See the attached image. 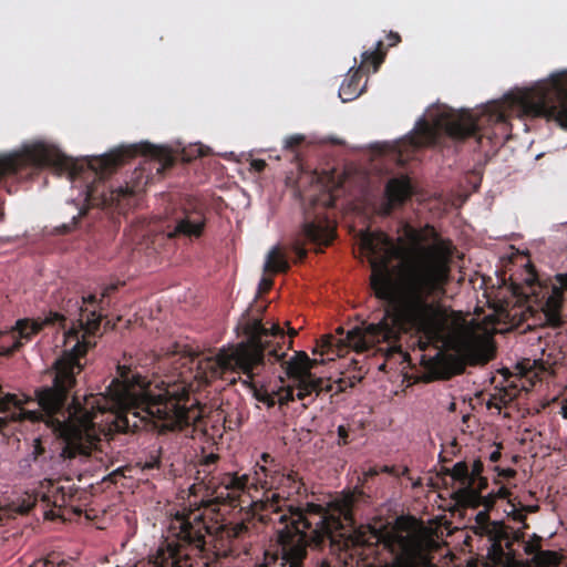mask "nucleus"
<instances>
[{
	"mask_svg": "<svg viewBox=\"0 0 567 567\" xmlns=\"http://www.w3.org/2000/svg\"><path fill=\"white\" fill-rule=\"evenodd\" d=\"M361 248L371 266L370 286L384 302V316L377 323L348 330L340 343L362 352L410 327L430 339H445L464 361L485 362L492 357L491 336L485 329L474 320H451L430 300L450 280L452 249L447 243H427L424 231L405 225L398 243L379 231L364 234Z\"/></svg>",
	"mask_w": 567,
	"mask_h": 567,
	"instance_id": "f257e3e1",
	"label": "nucleus"
},
{
	"mask_svg": "<svg viewBox=\"0 0 567 567\" xmlns=\"http://www.w3.org/2000/svg\"><path fill=\"white\" fill-rule=\"evenodd\" d=\"M118 372L105 392L86 398L85 406L75 410L69 424H55L66 437L63 460H102L101 432L107 436L140 429L146 422L161 430H174L200 420L203 410L194 403L188 405L185 381L152 383L125 368H118Z\"/></svg>",
	"mask_w": 567,
	"mask_h": 567,
	"instance_id": "f03ea898",
	"label": "nucleus"
},
{
	"mask_svg": "<svg viewBox=\"0 0 567 567\" xmlns=\"http://www.w3.org/2000/svg\"><path fill=\"white\" fill-rule=\"evenodd\" d=\"M353 494H344L330 503V511L323 512L320 505L308 504L305 512L289 507L288 513H281L280 498L272 493L262 501L266 511L275 513L271 520L284 524L278 529V542L286 560L296 564L306 553L308 539L320 544L324 537L338 542V537L347 538L354 545L367 542L361 529H353L351 506Z\"/></svg>",
	"mask_w": 567,
	"mask_h": 567,
	"instance_id": "7ed1b4c3",
	"label": "nucleus"
},
{
	"mask_svg": "<svg viewBox=\"0 0 567 567\" xmlns=\"http://www.w3.org/2000/svg\"><path fill=\"white\" fill-rule=\"evenodd\" d=\"M100 326V316L95 311L83 310L81 308L80 318L72 320L70 327L64 328L63 332V352L59 359L54 362V379L53 385L35 391L38 404L45 412V424L52 429L60 437L63 439L64 446H66V437L61 433L60 429L55 426L56 423L69 424L70 420L73 419L75 410H81L85 406L73 404L69 408L65 416L54 417L52 414L58 412L64 400L69 389L75 383V375L80 373L83 368L81 358L86 352V349L93 344L91 336H93ZM90 395H87L89 398ZM86 396L84 398V401Z\"/></svg>",
	"mask_w": 567,
	"mask_h": 567,
	"instance_id": "20e7f679",
	"label": "nucleus"
},
{
	"mask_svg": "<svg viewBox=\"0 0 567 567\" xmlns=\"http://www.w3.org/2000/svg\"><path fill=\"white\" fill-rule=\"evenodd\" d=\"M246 340L223 347L215 357H197L192 359L196 365V378L205 382L219 377L225 371H235L247 377L249 382L258 374L264 364V352L269 344V337L282 336L277 323L265 327L259 319L246 320L240 323ZM252 396L267 408L275 405V392H269L250 383Z\"/></svg>",
	"mask_w": 567,
	"mask_h": 567,
	"instance_id": "39448f33",
	"label": "nucleus"
},
{
	"mask_svg": "<svg viewBox=\"0 0 567 567\" xmlns=\"http://www.w3.org/2000/svg\"><path fill=\"white\" fill-rule=\"evenodd\" d=\"M488 112L495 122H504L508 115L539 116L567 128V73H553L533 87L506 94L501 103L488 106Z\"/></svg>",
	"mask_w": 567,
	"mask_h": 567,
	"instance_id": "423d86ee",
	"label": "nucleus"
},
{
	"mask_svg": "<svg viewBox=\"0 0 567 567\" xmlns=\"http://www.w3.org/2000/svg\"><path fill=\"white\" fill-rule=\"evenodd\" d=\"M383 543L395 555L384 567H432L430 550L434 540L414 519H396Z\"/></svg>",
	"mask_w": 567,
	"mask_h": 567,
	"instance_id": "0eeeda50",
	"label": "nucleus"
},
{
	"mask_svg": "<svg viewBox=\"0 0 567 567\" xmlns=\"http://www.w3.org/2000/svg\"><path fill=\"white\" fill-rule=\"evenodd\" d=\"M478 126L474 115L467 111L452 110L442 104L432 105L415 123L413 134L403 144L409 142L421 146L433 143L439 131H444L452 137H465Z\"/></svg>",
	"mask_w": 567,
	"mask_h": 567,
	"instance_id": "6e6552de",
	"label": "nucleus"
},
{
	"mask_svg": "<svg viewBox=\"0 0 567 567\" xmlns=\"http://www.w3.org/2000/svg\"><path fill=\"white\" fill-rule=\"evenodd\" d=\"M27 164L35 166L51 165L56 171L68 168L70 165L69 161L54 146L43 141H33L24 143L20 151L0 155V177L16 172Z\"/></svg>",
	"mask_w": 567,
	"mask_h": 567,
	"instance_id": "1a4fd4ad",
	"label": "nucleus"
},
{
	"mask_svg": "<svg viewBox=\"0 0 567 567\" xmlns=\"http://www.w3.org/2000/svg\"><path fill=\"white\" fill-rule=\"evenodd\" d=\"M65 320L58 312H51L44 319H19L9 332L0 337V354H9L24 341H29L45 324L62 323Z\"/></svg>",
	"mask_w": 567,
	"mask_h": 567,
	"instance_id": "9d476101",
	"label": "nucleus"
},
{
	"mask_svg": "<svg viewBox=\"0 0 567 567\" xmlns=\"http://www.w3.org/2000/svg\"><path fill=\"white\" fill-rule=\"evenodd\" d=\"M210 533L212 527L203 522L197 512L187 515L177 513L168 524V537L193 544L198 548L204 546V538Z\"/></svg>",
	"mask_w": 567,
	"mask_h": 567,
	"instance_id": "9b49d317",
	"label": "nucleus"
},
{
	"mask_svg": "<svg viewBox=\"0 0 567 567\" xmlns=\"http://www.w3.org/2000/svg\"><path fill=\"white\" fill-rule=\"evenodd\" d=\"M447 474L453 481L452 497L457 505L477 507L482 503V495L471 477L470 466L465 462L455 463Z\"/></svg>",
	"mask_w": 567,
	"mask_h": 567,
	"instance_id": "f8f14e48",
	"label": "nucleus"
},
{
	"mask_svg": "<svg viewBox=\"0 0 567 567\" xmlns=\"http://www.w3.org/2000/svg\"><path fill=\"white\" fill-rule=\"evenodd\" d=\"M412 190V185L406 176L389 179L385 186V198L379 208V214H390L393 208L402 205L411 196Z\"/></svg>",
	"mask_w": 567,
	"mask_h": 567,
	"instance_id": "ddd939ff",
	"label": "nucleus"
},
{
	"mask_svg": "<svg viewBox=\"0 0 567 567\" xmlns=\"http://www.w3.org/2000/svg\"><path fill=\"white\" fill-rule=\"evenodd\" d=\"M248 476L243 474L227 473L220 477L218 485L215 487L216 499H235L238 498L247 488Z\"/></svg>",
	"mask_w": 567,
	"mask_h": 567,
	"instance_id": "4468645a",
	"label": "nucleus"
},
{
	"mask_svg": "<svg viewBox=\"0 0 567 567\" xmlns=\"http://www.w3.org/2000/svg\"><path fill=\"white\" fill-rule=\"evenodd\" d=\"M318 362H323V360H311L306 352H297L287 362V373L290 378L295 379L296 382H306V380H313L315 378L311 374V369Z\"/></svg>",
	"mask_w": 567,
	"mask_h": 567,
	"instance_id": "2eb2a0df",
	"label": "nucleus"
},
{
	"mask_svg": "<svg viewBox=\"0 0 567 567\" xmlns=\"http://www.w3.org/2000/svg\"><path fill=\"white\" fill-rule=\"evenodd\" d=\"M563 305V292L559 288H554L547 297L543 307V312L546 322L553 327H558L561 323L560 308Z\"/></svg>",
	"mask_w": 567,
	"mask_h": 567,
	"instance_id": "dca6fc26",
	"label": "nucleus"
},
{
	"mask_svg": "<svg viewBox=\"0 0 567 567\" xmlns=\"http://www.w3.org/2000/svg\"><path fill=\"white\" fill-rule=\"evenodd\" d=\"M303 234L315 244L328 245L333 237V228L328 224L310 221L305 224Z\"/></svg>",
	"mask_w": 567,
	"mask_h": 567,
	"instance_id": "f3484780",
	"label": "nucleus"
},
{
	"mask_svg": "<svg viewBox=\"0 0 567 567\" xmlns=\"http://www.w3.org/2000/svg\"><path fill=\"white\" fill-rule=\"evenodd\" d=\"M204 228V220L199 216H186L176 223L173 233L168 236L185 235V236H199Z\"/></svg>",
	"mask_w": 567,
	"mask_h": 567,
	"instance_id": "a211bd4d",
	"label": "nucleus"
},
{
	"mask_svg": "<svg viewBox=\"0 0 567 567\" xmlns=\"http://www.w3.org/2000/svg\"><path fill=\"white\" fill-rule=\"evenodd\" d=\"M18 421V395L7 394L0 399V429L7 421Z\"/></svg>",
	"mask_w": 567,
	"mask_h": 567,
	"instance_id": "6ab92c4d",
	"label": "nucleus"
},
{
	"mask_svg": "<svg viewBox=\"0 0 567 567\" xmlns=\"http://www.w3.org/2000/svg\"><path fill=\"white\" fill-rule=\"evenodd\" d=\"M487 557L495 566L511 567L514 565V557L509 553H506L499 542H493L488 551Z\"/></svg>",
	"mask_w": 567,
	"mask_h": 567,
	"instance_id": "aec40b11",
	"label": "nucleus"
},
{
	"mask_svg": "<svg viewBox=\"0 0 567 567\" xmlns=\"http://www.w3.org/2000/svg\"><path fill=\"white\" fill-rule=\"evenodd\" d=\"M362 92L355 74L349 75L340 85L338 95L342 102H349L358 97Z\"/></svg>",
	"mask_w": 567,
	"mask_h": 567,
	"instance_id": "412c9836",
	"label": "nucleus"
},
{
	"mask_svg": "<svg viewBox=\"0 0 567 567\" xmlns=\"http://www.w3.org/2000/svg\"><path fill=\"white\" fill-rule=\"evenodd\" d=\"M288 267V262L285 257L281 255L279 246L275 245L268 251L265 262L264 270L265 271H284Z\"/></svg>",
	"mask_w": 567,
	"mask_h": 567,
	"instance_id": "4be33fe9",
	"label": "nucleus"
},
{
	"mask_svg": "<svg viewBox=\"0 0 567 567\" xmlns=\"http://www.w3.org/2000/svg\"><path fill=\"white\" fill-rule=\"evenodd\" d=\"M530 561L536 567H548L558 563V556L551 550H538L532 558Z\"/></svg>",
	"mask_w": 567,
	"mask_h": 567,
	"instance_id": "5701e85b",
	"label": "nucleus"
},
{
	"mask_svg": "<svg viewBox=\"0 0 567 567\" xmlns=\"http://www.w3.org/2000/svg\"><path fill=\"white\" fill-rule=\"evenodd\" d=\"M144 151L148 152L152 156L157 157L163 165H168L173 162L172 151L162 145H142Z\"/></svg>",
	"mask_w": 567,
	"mask_h": 567,
	"instance_id": "b1692460",
	"label": "nucleus"
},
{
	"mask_svg": "<svg viewBox=\"0 0 567 567\" xmlns=\"http://www.w3.org/2000/svg\"><path fill=\"white\" fill-rule=\"evenodd\" d=\"M127 152L128 151L126 150H117L115 152L106 154L97 159V164L102 166L103 169H109L112 165H115L123 161Z\"/></svg>",
	"mask_w": 567,
	"mask_h": 567,
	"instance_id": "393cba45",
	"label": "nucleus"
},
{
	"mask_svg": "<svg viewBox=\"0 0 567 567\" xmlns=\"http://www.w3.org/2000/svg\"><path fill=\"white\" fill-rule=\"evenodd\" d=\"M470 466L471 477L473 478L475 485L477 486L480 493L487 485V481L482 476L483 464L480 461H474Z\"/></svg>",
	"mask_w": 567,
	"mask_h": 567,
	"instance_id": "a878e982",
	"label": "nucleus"
},
{
	"mask_svg": "<svg viewBox=\"0 0 567 567\" xmlns=\"http://www.w3.org/2000/svg\"><path fill=\"white\" fill-rule=\"evenodd\" d=\"M298 392L297 398L299 400H303L307 395L311 394L312 391H316L319 388L320 380H306V382H296Z\"/></svg>",
	"mask_w": 567,
	"mask_h": 567,
	"instance_id": "bb28decb",
	"label": "nucleus"
},
{
	"mask_svg": "<svg viewBox=\"0 0 567 567\" xmlns=\"http://www.w3.org/2000/svg\"><path fill=\"white\" fill-rule=\"evenodd\" d=\"M132 189L128 186H118L116 189L111 190L110 197L105 198V202L116 203V205H122V199L131 196Z\"/></svg>",
	"mask_w": 567,
	"mask_h": 567,
	"instance_id": "cd10ccee",
	"label": "nucleus"
},
{
	"mask_svg": "<svg viewBox=\"0 0 567 567\" xmlns=\"http://www.w3.org/2000/svg\"><path fill=\"white\" fill-rule=\"evenodd\" d=\"M540 538L534 535L530 539L524 542L523 549L529 559L539 550Z\"/></svg>",
	"mask_w": 567,
	"mask_h": 567,
	"instance_id": "c85d7f7f",
	"label": "nucleus"
},
{
	"mask_svg": "<svg viewBox=\"0 0 567 567\" xmlns=\"http://www.w3.org/2000/svg\"><path fill=\"white\" fill-rule=\"evenodd\" d=\"M293 399L292 390L287 389L281 392H275V403L278 402L280 405L288 403Z\"/></svg>",
	"mask_w": 567,
	"mask_h": 567,
	"instance_id": "c756f323",
	"label": "nucleus"
},
{
	"mask_svg": "<svg viewBox=\"0 0 567 567\" xmlns=\"http://www.w3.org/2000/svg\"><path fill=\"white\" fill-rule=\"evenodd\" d=\"M369 59H372L373 60V71L375 72L377 69H378V65L380 63V60H378L377 55L374 52H369V51H365L362 53V61L363 63L368 62Z\"/></svg>",
	"mask_w": 567,
	"mask_h": 567,
	"instance_id": "7c9ffc66",
	"label": "nucleus"
},
{
	"mask_svg": "<svg viewBox=\"0 0 567 567\" xmlns=\"http://www.w3.org/2000/svg\"><path fill=\"white\" fill-rule=\"evenodd\" d=\"M303 140V136L300 134H295L285 140V147H290L292 145L299 144Z\"/></svg>",
	"mask_w": 567,
	"mask_h": 567,
	"instance_id": "2f4dec72",
	"label": "nucleus"
},
{
	"mask_svg": "<svg viewBox=\"0 0 567 567\" xmlns=\"http://www.w3.org/2000/svg\"><path fill=\"white\" fill-rule=\"evenodd\" d=\"M246 529V526L244 524H236L233 529H231V535L233 536H239L244 533V530Z\"/></svg>",
	"mask_w": 567,
	"mask_h": 567,
	"instance_id": "473e14b6",
	"label": "nucleus"
},
{
	"mask_svg": "<svg viewBox=\"0 0 567 567\" xmlns=\"http://www.w3.org/2000/svg\"><path fill=\"white\" fill-rule=\"evenodd\" d=\"M338 435H339V443H346V437H347V430L344 429V426L342 425H339L338 426Z\"/></svg>",
	"mask_w": 567,
	"mask_h": 567,
	"instance_id": "72a5a7b5",
	"label": "nucleus"
},
{
	"mask_svg": "<svg viewBox=\"0 0 567 567\" xmlns=\"http://www.w3.org/2000/svg\"><path fill=\"white\" fill-rule=\"evenodd\" d=\"M271 286V280L268 278L262 277L259 281V289L266 290Z\"/></svg>",
	"mask_w": 567,
	"mask_h": 567,
	"instance_id": "f704fd0d",
	"label": "nucleus"
},
{
	"mask_svg": "<svg viewBox=\"0 0 567 567\" xmlns=\"http://www.w3.org/2000/svg\"><path fill=\"white\" fill-rule=\"evenodd\" d=\"M556 279L561 285V287L567 289V272L566 274H558L556 276Z\"/></svg>",
	"mask_w": 567,
	"mask_h": 567,
	"instance_id": "c9c22d12",
	"label": "nucleus"
},
{
	"mask_svg": "<svg viewBox=\"0 0 567 567\" xmlns=\"http://www.w3.org/2000/svg\"><path fill=\"white\" fill-rule=\"evenodd\" d=\"M498 475L504 477H513L515 475V471L512 468H502L498 471Z\"/></svg>",
	"mask_w": 567,
	"mask_h": 567,
	"instance_id": "e433bc0d",
	"label": "nucleus"
},
{
	"mask_svg": "<svg viewBox=\"0 0 567 567\" xmlns=\"http://www.w3.org/2000/svg\"><path fill=\"white\" fill-rule=\"evenodd\" d=\"M168 556L173 558L177 553V545L174 543H167Z\"/></svg>",
	"mask_w": 567,
	"mask_h": 567,
	"instance_id": "4c0bfd02",
	"label": "nucleus"
},
{
	"mask_svg": "<svg viewBox=\"0 0 567 567\" xmlns=\"http://www.w3.org/2000/svg\"><path fill=\"white\" fill-rule=\"evenodd\" d=\"M389 41L391 45H394L399 42V35L396 33H390Z\"/></svg>",
	"mask_w": 567,
	"mask_h": 567,
	"instance_id": "58836bf2",
	"label": "nucleus"
},
{
	"mask_svg": "<svg viewBox=\"0 0 567 567\" xmlns=\"http://www.w3.org/2000/svg\"><path fill=\"white\" fill-rule=\"evenodd\" d=\"M498 497L501 498H505L508 496V491L505 488V487H501L498 491H497V494H496Z\"/></svg>",
	"mask_w": 567,
	"mask_h": 567,
	"instance_id": "ea45409f",
	"label": "nucleus"
},
{
	"mask_svg": "<svg viewBox=\"0 0 567 567\" xmlns=\"http://www.w3.org/2000/svg\"><path fill=\"white\" fill-rule=\"evenodd\" d=\"M256 169L260 171L265 166V163L262 161H256L252 163Z\"/></svg>",
	"mask_w": 567,
	"mask_h": 567,
	"instance_id": "a19ab883",
	"label": "nucleus"
},
{
	"mask_svg": "<svg viewBox=\"0 0 567 567\" xmlns=\"http://www.w3.org/2000/svg\"><path fill=\"white\" fill-rule=\"evenodd\" d=\"M95 300V296L89 295L87 297H83V303L93 302Z\"/></svg>",
	"mask_w": 567,
	"mask_h": 567,
	"instance_id": "79ce46f5",
	"label": "nucleus"
},
{
	"mask_svg": "<svg viewBox=\"0 0 567 567\" xmlns=\"http://www.w3.org/2000/svg\"><path fill=\"white\" fill-rule=\"evenodd\" d=\"M487 514L485 511H482L480 512L477 515H476V518L477 520H484L486 518Z\"/></svg>",
	"mask_w": 567,
	"mask_h": 567,
	"instance_id": "37998d69",
	"label": "nucleus"
},
{
	"mask_svg": "<svg viewBox=\"0 0 567 567\" xmlns=\"http://www.w3.org/2000/svg\"><path fill=\"white\" fill-rule=\"evenodd\" d=\"M270 354H272V355H274V357H276L277 359H279V358H281V357L284 355V353H282V354H278L276 350H271V351H270Z\"/></svg>",
	"mask_w": 567,
	"mask_h": 567,
	"instance_id": "c03bdc74",
	"label": "nucleus"
},
{
	"mask_svg": "<svg viewBox=\"0 0 567 567\" xmlns=\"http://www.w3.org/2000/svg\"><path fill=\"white\" fill-rule=\"evenodd\" d=\"M215 461V455L210 454L209 456H207L206 458V462H214Z\"/></svg>",
	"mask_w": 567,
	"mask_h": 567,
	"instance_id": "a18cd8bd",
	"label": "nucleus"
},
{
	"mask_svg": "<svg viewBox=\"0 0 567 567\" xmlns=\"http://www.w3.org/2000/svg\"><path fill=\"white\" fill-rule=\"evenodd\" d=\"M337 332H338V333H340V334H343V333H344V331H343V329H342V328H338V329H337Z\"/></svg>",
	"mask_w": 567,
	"mask_h": 567,
	"instance_id": "49530a36",
	"label": "nucleus"
},
{
	"mask_svg": "<svg viewBox=\"0 0 567 567\" xmlns=\"http://www.w3.org/2000/svg\"><path fill=\"white\" fill-rule=\"evenodd\" d=\"M289 333H290L291 336H295V334L297 333V331H296L295 329H290V330H289Z\"/></svg>",
	"mask_w": 567,
	"mask_h": 567,
	"instance_id": "de8ad7c7",
	"label": "nucleus"
},
{
	"mask_svg": "<svg viewBox=\"0 0 567 567\" xmlns=\"http://www.w3.org/2000/svg\"><path fill=\"white\" fill-rule=\"evenodd\" d=\"M564 415L567 416V408H564Z\"/></svg>",
	"mask_w": 567,
	"mask_h": 567,
	"instance_id": "09e8293b",
	"label": "nucleus"
},
{
	"mask_svg": "<svg viewBox=\"0 0 567 567\" xmlns=\"http://www.w3.org/2000/svg\"><path fill=\"white\" fill-rule=\"evenodd\" d=\"M258 567H265V566L261 565V566H258Z\"/></svg>",
	"mask_w": 567,
	"mask_h": 567,
	"instance_id": "8fccbe9b",
	"label": "nucleus"
}]
</instances>
